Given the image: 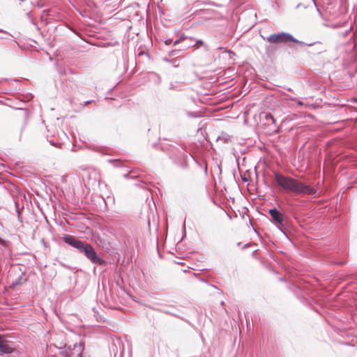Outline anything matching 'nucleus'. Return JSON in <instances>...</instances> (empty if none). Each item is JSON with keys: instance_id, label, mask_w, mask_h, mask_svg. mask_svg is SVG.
<instances>
[{"instance_id": "nucleus-29", "label": "nucleus", "mask_w": 357, "mask_h": 357, "mask_svg": "<svg viewBox=\"0 0 357 357\" xmlns=\"http://www.w3.org/2000/svg\"><path fill=\"white\" fill-rule=\"evenodd\" d=\"M241 245H242V243H241V242H238V243H237V245H238V246H241Z\"/></svg>"}, {"instance_id": "nucleus-12", "label": "nucleus", "mask_w": 357, "mask_h": 357, "mask_svg": "<svg viewBox=\"0 0 357 357\" xmlns=\"http://www.w3.org/2000/svg\"><path fill=\"white\" fill-rule=\"evenodd\" d=\"M264 117L265 120L264 124L274 126V128H275V120L271 114H264Z\"/></svg>"}, {"instance_id": "nucleus-3", "label": "nucleus", "mask_w": 357, "mask_h": 357, "mask_svg": "<svg viewBox=\"0 0 357 357\" xmlns=\"http://www.w3.org/2000/svg\"><path fill=\"white\" fill-rule=\"evenodd\" d=\"M161 149L162 151L167 150L169 158L177 166L183 169L188 167L187 159L188 155L183 145L179 144L176 146L174 144H169V147L162 145Z\"/></svg>"}, {"instance_id": "nucleus-2", "label": "nucleus", "mask_w": 357, "mask_h": 357, "mask_svg": "<svg viewBox=\"0 0 357 357\" xmlns=\"http://www.w3.org/2000/svg\"><path fill=\"white\" fill-rule=\"evenodd\" d=\"M274 178L277 183L287 192H292L295 195H312L315 193V190L310 185H306L291 177L275 173Z\"/></svg>"}, {"instance_id": "nucleus-4", "label": "nucleus", "mask_w": 357, "mask_h": 357, "mask_svg": "<svg viewBox=\"0 0 357 357\" xmlns=\"http://www.w3.org/2000/svg\"><path fill=\"white\" fill-rule=\"evenodd\" d=\"M56 347L59 349V355L63 357H82L84 344L79 342L75 343L73 345L64 344Z\"/></svg>"}, {"instance_id": "nucleus-14", "label": "nucleus", "mask_w": 357, "mask_h": 357, "mask_svg": "<svg viewBox=\"0 0 357 357\" xmlns=\"http://www.w3.org/2000/svg\"><path fill=\"white\" fill-rule=\"evenodd\" d=\"M183 51H184V50H183V47L181 49L173 50L169 52L168 55L169 56H175L177 59V57H179L181 56V54L182 53Z\"/></svg>"}, {"instance_id": "nucleus-13", "label": "nucleus", "mask_w": 357, "mask_h": 357, "mask_svg": "<svg viewBox=\"0 0 357 357\" xmlns=\"http://www.w3.org/2000/svg\"><path fill=\"white\" fill-rule=\"evenodd\" d=\"M231 137L226 132H221L220 135L218 136V140H221L225 143H227L231 141Z\"/></svg>"}, {"instance_id": "nucleus-11", "label": "nucleus", "mask_w": 357, "mask_h": 357, "mask_svg": "<svg viewBox=\"0 0 357 357\" xmlns=\"http://www.w3.org/2000/svg\"><path fill=\"white\" fill-rule=\"evenodd\" d=\"M185 85L183 82L178 81L171 82L169 85V89L175 91H181L185 89Z\"/></svg>"}, {"instance_id": "nucleus-30", "label": "nucleus", "mask_w": 357, "mask_h": 357, "mask_svg": "<svg viewBox=\"0 0 357 357\" xmlns=\"http://www.w3.org/2000/svg\"><path fill=\"white\" fill-rule=\"evenodd\" d=\"M244 214H245V212H242V217H241L242 219H243Z\"/></svg>"}, {"instance_id": "nucleus-31", "label": "nucleus", "mask_w": 357, "mask_h": 357, "mask_svg": "<svg viewBox=\"0 0 357 357\" xmlns=\"http://www.w3.org/2000/svg\"><path fill=\"white\" fill-rule=\"evenodd\" d=\"M242 249H245V244H244L243 246H242Z\"/></svg>"}, {"instance_id": "nucleus-5", "label": "nucleus", "mask_w": 357, "mask_h": 357, "mask_svg": "<svg viewBox=\"0 0 357 357\" xmlns=\"http://www.w3.org/2000/svg\"><path fill=\"white\" fill-rule=\"evenodd\" d=\"M15 351V343L5 340L2 335H0V356L10 354Z\"/></svg>"}, {"instance_id": "nucleus-6", "label": "nucleus", "mask_w": 357, "mask_h": 357, "mask_svg": "<svg viewBox=\"0 0 357 357\" xmlns=\"http://www.w3.org/2000/svg\"><path fill=\"white\" fill-rule=\"evenodd\" d=\"M268 41L272 43H282L287 41H294L293 37L287 33H282L271 35Z\"/></svg>"}, {"instance_id": "nucleus-9", "label": "nucleus", "mask_w": 357, "mask_h": 357, "mask_svg": "<svg viewBox=\"0 0 357 357\" xmlns=\"http://www.w3.org/2000/svg\"><path fill=\"white\" fill-rule=\"evenodd\" d=\"M236 159L237 160V165H238V169L239 172V174L241 178V181L243 183L245 182V172L243 169V166H244L245 162H246L245 160V156H243L241 162H240V158L236 157Z\"/></svg>"}, {"instance_id": "nucleus-27", "label": "nucleus", "mask_w": 357, "mask_h": 357, "mask_svg": "<svg viewBox=\"0 0 357 357\" xmlns=\"http://www.w3.org/2000/svg\"><path fill=\"white\" fill-rule=\"evenodd\" d=\"M51 144L53 145V146H56L57 144L56 143H54V142H50Z\"/></svg>"}, {"instance_id": "nucleus-17", "label": "nucleus", "mask_w": 357, "mask_h": 357, "mask_svg": "<svg viewBox=\"0 0 357 357\" xmlns=\"http://www.w3.org/2000/svg\"><path fill=\"white\" fill-rule=\"evenodd\" d=\"M15 206L16 213L17 214L18 220L20 222H22L21 215H22V210L24 208V207L22 206V208H20L19 202L17 201L15 202Z\"/></svg>"}, {"instance_id": "nucleus-18", "label": "nucleus", "mask_w": 357, "mask_h": 357, "mask_svg": "<svg viewBox=\"0 0 357 357\" xmlns=\"http://www.w3.org/2000/svg\"><path fill=\"white\" fill-rule=\"evenodd\" d=\"M123 176L127 178H137L139 177V175L137 174L135 171L131 170L127 174H124Z\"/></svg>"}, {"instance_id": "nucleus-24", "label": "nucleus", "mask_w": 357, "mask_h": 357, "mask_svg": "<svg viewBox=\"0 0 357 357\" xmlns=\"http://www.w3.org/2000/svg\"><path fill=\"white\" fill-rule=\"evenodd\" d=\"M165 313H167L168 314H171V315L174 316L176 317H179L180 318V317L178 315L172 312L171 311H166Z\"/></svg>"}, {"instance_id": "nucleus-28", "label": "nucleus", "mask_w": 357, "mask_h": 357, "mask_svg": "<svg viewBox=\"0 0 357 357\" xmlns=\"http://www.w3.org/2000/svg\"><path fill=\"white\" fill-rule=\"evenodd\" d=\"M236 183H238V186L239 187V188H240L241 191L242 192V189H241V187H240V184L238 183V181H237L236 180Z\"/></svg>"}, {"instance_id": "nucleus-16", "label": "nucleus", "mask_w": 357, "mask_h": 357, "mask_svg": "<svg viewBox=\"0 0 357 357\" xmlns=\"http://www.w3.org/2000/svg\"><path fill=\"white\" fill-rule=\"evenodd\" d=\"M163 61L170 63L174 68H177L179 66V61L176 58L169 59L165 57L163 59Z\"/></svg>"}, {"instance_id": "nucleus-22", "label": "nucleus", "mask_w": 357, "mask_h": 357, "mask_svg": "<svg viewBox=\"0 0 357 357\" xmlns=\"http://www.w3.org/2000/svg\"><path fill=\"white\" fill-rule=\"evenodd\" d=\"M7 243H8L7 241H6L0 237V245L6 247L7 245Z\"/></svg>"}, {"instance_id": "nucleus-20", "label": "nucleus", "mask_w": 357, "mask_h": 357, "mask_svg": "<svg viewBox=\"0 0 357 357\" xmlns=\"http://www.w3.org/2000/svg\"><path fill=\"white\" fill-rule=\"evenodd\" d=\"M136 186L144 188L146 185V183L142 181H139L137 183L135 184Z\"/></svg>"}, {"instance_id": "nucleus-34", "label": "nucleus", "mask_w": 357, "mask_h": 357, "mask_svg": "<svg viewBox=\"0 0 357 357\" xmlns=\"http://www.w3.org/2000/svg\"><path fill=\"white\" fill-rule=\"evenodd\" d=\"M0 32L6 33V31H3V30H1V29H0Z\"/></svg>"}, {"instance_id": "nucleus-19", "label": "nucleus", "mask_w": 357, "mask_h": 357, "mask_svg": "<svg viewBox=\"0 0 357 357\" xmlns=\"http://www.w3.org/2000/svg\"><path fill=\"white\" fill-rule=\"evenodd\" d=\"M194 45H195H195L204 46L206 51L209 50L208 47L204 44V43L202 40H195V39Z\"/></svg>"}, {"instance_id": "nucleus-35", "label": "nucleus", "mask_w": 357, "mask_h": 357, "mask_svg": "<svg viewBox=\"0 0 357 357\" xmlns=\"http://www.w3.org/2000/svg\"><path fill=\"white\" fill-rule=\"evenodd\" d=\"M20 1L21 2H23V1H24L25 0H20Z\"/></svg>"}, {"instance_id": "nucleus-23", "label": "nucleus", "mask_w": 357, "mask_h": 357, "mask_svg": "<svg viewBox=\"0 0 357 357\" xmlns=\"http://www.w3.org/2000/svg\"><path fill=\"white\" fill-rule=\"evenodd\" d=\"M172 43H173V44H174V42L172 41V39H169H169H166V40H165V44L166 45H171Z\"/></svg>"}, {"instance_id": "nucleus-1", "label": "nucleus", "mask_w": 357, "mask_h": 357, "mask_svg": "<svg viewBox=\"0 0 357 357\" xmlns=\"http://www.w3.org/2000/svg\"><path fill=\"white\" fill-rule=\"evenodd\" d=\"M63 241L75 248L79 253L84 255L93 264H98L101 266L107 264L105 260L99 257L95 248L86 241H80L75 236L68 234L63 236Z\"/></svg>"}, {"instance_id": "nucleus-25", "label": "nucleus", "mask_w": 357, "mask_h": 357, "mask_svg": "<svg viewBox=\"0 0 357 357\" xmlns=\"http://www.w3.org/2000/svg\"><path fill=\"white\" fill-rule=\"evenodd\" d=\"M242 117L243 119V123H245V111L242 112Z\"/></svg>"}, {"instance_id": "nucleus-15", "label": "nucleus", "mask_w": 357, "mask_h": 357, "mask_svg": "<svg viewBox=\"0 0 357 357\" xmlns=\"http://www.w3.org/2000/svg\"><path fill=\"white\" fill-rule=\"evenodd\" d=\"M25 282H26V280H22L21 278H18L17 279H16L12 282L10 287L11 289H13L18 285L22 284Z\"/></svg>"}, {"instance_id": "nucleus-26", "label": "nucleus", "mask_w": 357, "mask_h": 357, "mask_svg": "<svg viewBox=\"0 0 357 357\" xmlns=\"http://www.w3.org/2000/svg\"><path fill=\"white\" fill-rule=\"evenodd\" d=\"M92 102H93V100L86 101V102H84V105H87L91 103Z\"/></svg>"}, {"instance_id": "nucleus-32", "label": "nucleus", "mask_w": 357, "mask_h": 357, "mask_svg": "<svg viewBox=\"0 0 357 357\" xmlns=\"http://www.w3.org/2000/svg\"><path fill=\"white\" fill-rule=\"evenodd\" d=\"M241 153H242V155H243L245 153V151H241Z\"/></svg>"}, {"instance_id": "nucleus-33", "label": "nucleus", "mask_w": 357, "mask_h": 357, "mask_svg": "<svg viewBox=\"0 0 357 357\" xmlns=\"http://www.w3.org/2000/svg\"><path fill=\"white\" fill-rule=\"evenodd\" d=\"M220 304H221V305L223 306L225 305V303L223 301H222Z\"/></svg>"}, {"instance_id": "nucleus-8", "label": "nucleus", "mask_w": 357, "mask_h": 357, "mask_svg": "<svg viewBox=\"0 0 357 357\" xmlns=\"http://www.w3.org/2000/svg\"><path fill=\"white\" fill-rule=\"evenodd\" d=\"M112 350L115 352L114 356L119 352V355L122 356L124 352V344L120 338L113 341Z\"/></svg>"}, {"instance_id": "nucleus-10", "label": "nucleus", "mask_w": 357, "mask_h": 357, "mask_svg": "<svg viewBox=\"0 0 357 357\" xmlns=\"http://www.w3.org/2000/svg\"><path fill=\"white\" fill-rule=\"evenodd\" d=\"M268 213L275 222L282 224L283 220L282 215L276 208L270 209Z\"/></svg>"}, {"instance_id": "nucleus-7", "label": "nucleus", "mask_w": 357, "mask_h": 357, "mask_svg": "<svg viewBox=\"0 0 357 357\" xmlns=\"http://www.w3.org/2000/svg\"><path fill=\"white\" fill-rule=\"evenodd\" d=\"M185 43H184L182 46L183 50H187L188 48H189L190 47L195 46V45H194L195 38H193L192 37H187L185 36H182L178 40H176L175 41H174V45H176L181 43H185Z\"/></svg>"}, {"instance_id": "nucleus-21", "label": "nucleus", "mask_w": 357, "mask_h": 357, "mask_svg": "<svg viewBox=\"0 0 357 357\" xmlns=\"http://www.w3.org/2000/svg\"><path fill=\"white\" fill-rule=\"evenodd\" d=\"M108 161L109 162H115V166H116V167L121 166L122 165V163H123L121 161H120L119 160H109Z\"/></svg>"}]
</instances>
